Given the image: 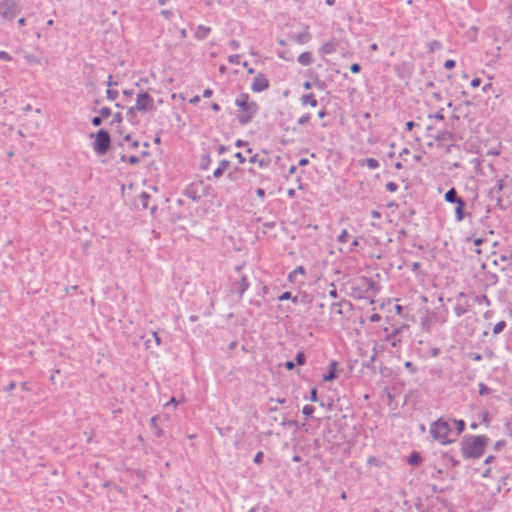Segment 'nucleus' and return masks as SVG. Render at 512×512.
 <instances>
[{
	"mask_svg": "<svg viewBox=\"0 0 512 512\" xmlns=\"http://www.w3.org/2000/svg\"><path fill=\"white\" fill-rule=\"evenodd\" d=\"M247 72H248L249 74H253V73H254V69H253V68H249V69L247 70Z\"/></svg>",
	"mask_w": 512,
	"mask_h": 512,
	"instance_id": "338daca9",
	"label": "nucleus"
},
{
	"mask_svg": "<svg viewBox=\"0 0 512 512\" xmlns=\"http://www.w3.org/2000/svg\"><path fill=\"white\" fill-rule=\"evenodd\" d=\"M380 319H381V317H380V315H379V314H377V313H373V314H372V315H370V317H369V320H370L371 322H374V323H375V322H379V321H380Z\"/></svg>",
	"mask_w": 512,
	"mask_h": 512,
	"instance_id": "72a5a7b5",
	"label": "nucleus"
},
{
	"mask_svg": "<svg viewBox=\"0 0 512 512\" xmlns=\"http://www.w3.org/2000/svg\"><path fill=\"white\" fill-rule=\"evenodd\" d=\"M311 39V34L309 32L301 33L296 36L297 42L304 44Z\"/></svg>",
	"mask_w": 512,
	"mask_h": 512,
	"instance_id": "dca6fc26",
	"label": "nucleus"
},
{
	"mask_svg": "<svg viewBox=\"0 0 512 512\" xmlns=\"http://www.w3.org/2000/svg\"><path fill=\"white\" fill-rule=\"evenodd\" d=\"M297 61H298L302 66H309V65L313 62V56H312V53H311V52H309V51L302 52V53L298 56Z\"/></svg>",
	"mask_w": 512,
	"mask_h": 512,
	"instance_id": "2eb2a0df",
	"label": "nucleus"
},
{
	"mask_svg": "<svg viewBox=\"0 0 512 512\" xmlns=\"http://www.w3.org/2000/svg\"><path fill=\"white\" fill-rule=\"evenodd\" d=\"M169 403L174 404V406H176V405H177V401H176V399H175V398H171V400H170V402H169Z\"/></svg>",
	"mask_w": 512,
	"mask_h": 512,
	"instance_id": "0e129e2a",
	"label": "nucleus"
},
{
	"mask_svg": "<svg viewBox=\"0 0 512 512\" xmlns=\"http://www.w3.org/2000/svg\"><path fill=\"white\" fill-rule=\"evenodd\" d=\"M211 109L214 110L215 112H218V111H220V106L217 103H213L211 105Z\"/></svg>",
	"mask_w": 512,
	"mask_h": 512,
	"instance_id": "de8ad7c7",
	"label": "nucleus"
},
{
	"mask_svg": "<svg viewBox=\"0 0 512 512\" xmlns=\"http://www.w3.org/2000/svg\"><path fill=\"white\" fill-rule=\"evenodd\" d=\"M106 94H107V98L110 100V101H114L117 96H118V91L115 90V89H107L106 91Z\"/></svg>",
	"mask_w": 512,
	"mask_h": 512,
	"instance_id": "412c9836",
	"label": "nucleus"
},
{
	"mask_svg": "<svg viewBox=\"0 0 512 512\" xmlns=\"http://www.w3.org/2000/svg\"><path fill=\"white\" fill-rule=\"evenodd\" d=\"M336 46L337 44L334 40L327 41L319 47V53L323 55L331 54L336 50Z\"/></svg>",
	"mask_w": 512,
	"mask_h": 512,
	"instance_id": "9b49d317",
	"label": "nucleus"
},
{
	"mask_svg": "<svg viewBox=\"0 0 512 512\" xmlns=\"http://www.w3.org/2000/svg\"><path fill=\"white\" fill-rule=\"evenodd\" d=\"M455 65H456V62H455V60H453V59H448V60H446V61H445V63H444V67H445L446 69H448V70L453 69V68L455 67Z\"/></svg>",
	"mask_w": 512,
	"mask_h": 512,
	"instance_id": "cd10ccee",
	"label": "nucleus"
},
{
	"mask_svg": "<svg viewBox=\"0 0 512 512\" xmlns=\"http://www.w3.org/2000/svg\"><path fill=\"white\" fill-rule=\"evenodd\" d=\"M326 4L331 6L335 3V0H325Z\"/></svg>",
	"mask_w": 512,
	"mask_h": 512,
	"instance_id": "680f3d73",
	"label": "nucleus"
},
{
	"mask_svg": "<svg viewBox=\"0 0 512 512\" xmlns=\"http://www.w3.org/2000/svg\"><path fill=\"white\" fill-rule=\"evenodd\" d=\"M290 296H291V293H290V292H285V293H283V294L279 297V299H280V300H286V299H289V298H290Z\"/></svg>",
	"mask_w": 512,
	"mask_h": 512,
	"instance_id": "a19ab883",
	"label": "nucleus"
},
{
	"mask_svg": "<svg viewBox=\"0 0 512 512\" xmlns=\"http://www.w3.org/2000/svg\"><path fill=\"white\" fill-rule=\"evenodd\" d=\"M18 23H19V25H25L26 21H25V19H24V18H20V19L18 20Z\"/></svg>",
	"mask_w": 512,
	"mask_h": 512,
	"instance_id": "052dcab7",
	"label": "nucleus"
},
{
	"mask_svg": "<svg viewBox=\"0 0 512 512\" xmlns=\"http://www.w3.org/2000/svg\"><path fill=\"white\" fill-rule=\"evenodd\" d=\"M304 88L306 90H309L311 88V83L309 81H306L304 84H303Z\"/></svg>",
	"mask_w": 512,
	"mask_h": 512,
	"instance_id": "603ef678",
	"label": "nucleus"
},
{
	"mask_svg": "<svg viewBox=\"0 0 512 512\" xmlns=\"http://www.w3.org/2000/svg\"><path fill=\"white\" fill-rule=\"evenodd\" d=\"M153 337H154V339H155L156 343L159 345V344H160V338L158 337L157 332H154V333H153Z\"/></svg>",
	"mask_w": 512,
	"mask_h": 512,
	"instance_id": "3c124183",
	"label": "nucleus"
},
{
	"mask_svg": "<svg viewBox=\"0 0 512 512\" xmlns=\"http://www.w3.org/2000/svg\"><path fill=\"white\" fill-rule=\"evenodd\" d=\"M110 136L107 131L99 130L94 139L93 149L98 155H104L110 147Z\"/></svg>",
	"mask_w": 512,
	"mask_h": 512,
	"instance_id": "0eeeda50",
	"label": "nucleus"
},
{
	"mask_svg": "<svg viewBox=\"0 0 512 512\" xmlns=\"http://www.w3.org/2000/svg\"><path fill=\"white\" fill-rule=\"evenodd\" d=\"M3 6L2 16L7 19L13 18L18 9L17 0H3Z\"/></svg>",
	"mask_w": 512,
	"mask_h": 512,
	"instance_id": "1a4fd4ad",
	"label": "nucleus"
},
{
	"mask_svg": "<svg viewBox=\"0 0 512 512\" xmlns=\"http://www.w3.org/2000/svg\"><path fill=\"white\" fill-rule=\"evenodd\" d=\"M199 101H200V97L196 95V96H194L193 98H191V99L189 100V103H191V104H197Z\"/></svg>",
	"mask_w": 512,
	"mask_h": 512,
	"instance_id": "79ce46f5",
	"label": "nucleus"
},
{
	"mask_svg": "<svg viewBox=\"0 0 512 512\" xmlns=\"http://www.w3.org/2000/svg\"><path fill=\"white\" fill-rule=\"evenodd\" d=\"M386 189L391 192V193H394L398 190V185L395 183V182H388L386 184Z\"/></svg>",
	"mask_w": 512,
	"mask_h": 512,
	"instance_id": "a878e982",
	"label": "nucleus"
},
{
	"mask_svg": "<svg viewBox=\"0 0 512 512\" xmlns=\"http://www.w3.org/2000/svg\"><path fill=\"white\" fill-rule=\"evenodd\" d=\"M310 119H311L310 114H305L298 119V124L304 125V124L308 123L310 121Z\"/></svg>",
	"mask_w": 512,
	"mask_h": 512,
	"instance_id": "bb28decb",
	"label": "nucleus"
},
{
	"mask_svg": "<svg viewBox=\"0 0 512 512\" xmlns=\"http://www.w3.org/2000/svg\"><path fill=\"white\" fill-rule=\"evenodd\" d=\"M444 199L448 203H455V218L457 221H462L465 218L464 208L465 202L464 200L457 195V191L455 188L449 189L445 195Z\"/></svg>",
	"mask_w": 512,
	"mask_h": 512,
	"instance_id": "423d86ee",
	"label": "nucleus"
},
{
	"mask_svg": "<svg viewBox=\"0 0 512 512\" xmlns=\"http://www.w3.org/2000/svg\"><path fill=\"white\" fill-rule=\"evenodd\" d=\"M348 238H349L348 231L346 229H343L337 239H338L339 243L344 244L347 242Z\"/></svg>",
	"mask_w": 512,
	"mask_h": 512,
	"instance_id": "a211bd4d",
	"label": "nucleus"
},
{
	"mask_svg": "<svg viewBox=\"0 0 512 512\" xmlns=\"http://www.w3.org/2000/svg\"><path fill=\"white\" fill-rule=\"evenodd\" d=\"M465 422L452 418H439L430 427L432 438L442 445L453 443L464 431Z\"/></svg>",
	"mask_w": 512,
	"mask_h": 512,
	"instance_id": "f257e3e1",
	"label": "nucleus"
},
{
	"mask_svg": "<svg viewBox=\"0 0 512 512\" xmlns=\"http://www.w3.org/2000/svg\"><path fill=\"white\" fill-rule=\"evenodd\" d=\"M285 367L288 369V370H292L294 368V363L292 361H287L285 363Z\"/></svg>",
	"mask_w": 512,
	"mask_h": 512,
	"instance_id": "a18cd8bd",
	"label": "nucleus"
},
{
	"mask_svg": "<svg viewBox=\"0 0 512 512\" xmlns=\"http://www.w3.org/2000/svg\"><path fill=\"white\" fill-rule=\"evenodd\" d=\"M331 290L329 291V296L332 297V298H337V290L334 286V284H331Z\"/></svg>",
	"mask_w": 512,
	"mask_h": 512,
	"instance_id": "c9c22d12",
	"label": "nucleus"
},
{
	"mask_svg": "<svg viewBox=\"0 0 512 512\" xmlns=\"http://www.w3.org/2000/svg\"><path fill=\"white\" fill-rule=\"evenodd\" d=\"M480 84H481L480 78H474L471 80V83H470L471 87H473V88L479 87Z\"/></svg>",
	"mask_w": 512,
	"mask_h": 512,
	"instance_id": "2f4dec72",
	"label": "nucleus"
},
{
	"mask_svg": "<svg viewBox=\"0 0 512 512\" xmlns=\"http://www.w3.org/2000/svg\"><path fill=\"white\" fill-rule=\"evenodd\" d=\"M121 160L123 162H129L131 164H136L139 162V158L137 156H129V157H125L124 155L121 157Z\"/></svg>",
	"mask_w": 512,
	"mask_h": 512,
	"instance_id": "393cba45",
	"label": "nucleus"
},
{
	"mask_svg": "<svg viewBox=\"0 0 512 512\" xmlns=\"http://www.w3.org/2000/svg\"><path fill=\"white\" fill-rule=\"evenodd\" d=\"M248 288V283L246 281V278H242V290H241V294Z\"/></svg>",
	"mask_w": 512,
	"mask_h": 512,
	"instance_id": "ea45409f",
	"label": "nucleus"
},
{
	"mask_svg": "<svg viewBox=\"0 0 512 512\" xmlns=\"http://www.w3.org/2000/svg\"><path fill=\"white\" fill-rule=\"evenodd\" d=\"M229 166H230V162L229 161L222 160L218 164V167L213 171V176L215 178H220L223 175V173L228 170Z\"/></svg>",
	"mask_w": 512,
	"mask_h": 512,
	"instance_id": "4468645a",
	"label": "nucleus"
},
{
	"mask_svg": "<svg viewBox=\"0 0 512 512\" xmlns=\"http://www.w3.org/2000/svg\"><path fill=\"white\" fill-rule=\"evenodd\" d=\"M235 105L237 107L236 116L241 124L251 122L258 112L257 103L253 101L247 93L240 94L235 99Z\"/></svg>",
	"mask_w": 512,
	"mask_h": 512,
	"instance_id": "7ed1b4c3",
	"label": "nucleus"
},
{
	"mask_svg": "<svg viewBox=\"0 0 512 512\" xmlns=\"http://www.w3.org/2000/svg\"><path fill=\"white\" fill-rule=\"evenodd\" d=\"M250 163L257 165L259 168H266L269 164V158L265 155L255 154L250 158Z\"/></svg>",
	"mask_w": 512,
	"mask_h": 512,
	"instance_id": "9d476101",
	"label": "nucleus"
},
{
	"mask_svg": "<svg viewBox=\"0 0 512 512\" xmlns=\"http://www.w3.org/2000/svg\"><path fill=\"white\" fill-rule=\"evenodd\" d=\"M304 274H305L304 267L298 266L289 274V280H293L297 275H304Z\"/></svg>",
	"mask_w": 512,
	"mask_h": 512,
	"instance_id": "f3484780",
	"label": "nucleus"
},
{
	"mask_svg": "<svg viewBox=\"0 0 512 512\" xmlns=\"http://www.w3.org/2000/svg\"><path fill=\"white\" fill-rule=\"evenodd\" d=\"M488 443V438L484 435H467L465 436L460 445L461 453L465 459H478L485 450Z\"/></svg>",
	"mask_w": 512,
	"mask_h": 512,
	"instance_id": "f03ea898",
	"label": "nucleus"
},
{
	"mask_svg": "<svg viewBox=\"0 0 512 512\" xmlns=\"http://www.w3.org/2000/svg\"><path fill=\"white\" fill-rule=\"evenodd\" d=\"M493 459V456H488L486 459H485V463H489L491 462Z\"/></svg>",
	"mask_w": 512,
	"mask_h": 512,
	"instance_id": "e2e57ef3",
	"label": "nucleus"
},
{
	"mask_svg": "<svg viewBox=\"0 0 512 512\" xmlns=\"http://www.w3.org/2000/svg\"><path fill=\"white\" fill-rule=\"evenodd\" d=\"M99 113L101 118L104 120L111 116V109L108 107H103L100 109Z\"/></svg>",
	"mask_w": 512,
	"mask_h": 512,
	"instance_id": "6ab92c4d",
	"label": "nucleus"
},
{
	"mask_svg": "<svg viewBox=\"0 0 512 512\" xmlns=\"http://www.w3.org/2000/svg\"><path fill=\"white\" fill-rule=\"evenodd\" d=\"M47 25H48V26H52V25H53V20H52V19L48 20V21H47Z\"/></svg>",
	"mask_w": 512,
	"mask_h": 512,
	"instance_id": "69168bd1",
	"label": "nucleus"
},
{
	"mask_svg": "<svg viewBox=\"0 0 512 512\" xmlns=\"http://www.w3.org/2000/svg\"><path fill=\"white\" fill-rule=\"evenodd\" d=\"M350 71L354 74L358 73L360 71V65L358 63H354L350 67Z\"/></svg>",
	"mask_w": 512,
	"mask_h": 512,
	"instance_id": "473e14b6",
	"label": "nucleus"
},
{
	"mask_svg": "<svg viewBox=\"0 0 512 512\" xmlns=\"http://www.w3.org/2000/svg\"><path fill=\"white\" fill-rule=\"evenodd\" d=\"M262 458H263V453L260 451L258 452L255 457H254V462L255 463H260L262 461Z\"/></svg>",
	"mask_w": 512,
	"mask_h": 512,
	"instance_id": "58836bf2",
	"label": "nucleus"
},
{
	"mask_svg": "<svg viewBox=\"0 0 512 512\" xmlns=\"http://www.w3.org/2000/svg\"><path fill=\"white\" fill-rule=\"evenodd\" d=\"M326 116V111L325 110H321L318 112V117L319 118H324Z\"/></svg>",
	"mask_w": 512,
	"mask_h": 512,
	"instance_id": "8fccbe9b",
	"label": "nucleus"
},
{
	"mask_svg": "<svg viewBox=\"0 0 512 512\" xmlns=\"http://www.w3.org/2000/svg\"><path fill=\"white\" fill-rule=\"evenodd\" d=\"M0 60H3V61H11L12 60V57L10 56L9 53H7L6 51H0Z\"/></svg>",
	"mask_w": 512,
	"mask_h": 512,
	"instance_id": "c85d7f7f",
	"label": "nucleus"
},
{
	"mask_svg": "<svg viewBox=\"0 0 512 512\" xmlns=\"http://www.w3.org/2000/svg\"><path fill=\"white\" fill-rule=\"evenodd\" d=\"M236 157L239 159L240 163L244 161V158L242 157L241 153H237Z\"/></svg>",
	"mask_w": 512,
	"mask_h": 512,
	"instance_id": "13d9d810",
	"label": "nucleus"
},
{
	"mask_svg": "<svg viewBox=\"0 0 512 512\" xmlns=\"http://www.w3.org/2000/svg\"><path fill=\"white\" fill-rule=\"evenodd\" d=\"M153 106L154 101L148 93H139L136 97L135 104L129 108L128 114L133 118L136 112H148L153 109Z\"/></svg>",
	"mask_w": 512,
	"mask_h": 512,
	"instance_id": "39448f33",
	"label": "nucleus"
},
{
	"mask_svg": "<svg viewBox=\"0 0 512 512\" xmlns=\"http://www.w3.org/2000/svg\"><path fill=\"white\" fill-rule=\"evenodd\" d=\"M102 120H103V119L101 118V116H99V117H94V118L92 119V124H93L94 126H99V125L102 123Z\"/></svg>",
	"mask_w": 512,
	"mask_h": 512,
	"instance_id": "4c0bfd02",
	"label": "nucleus"
},
{
	"mask_svg": "<svg viewBox=\"0 0 512 512\" xmlns=\"http://www.w3.org/2000/svg\"><path fill=\"white\" fill-rule=\"evenodd\" d=\"M212 95H213V90L210 88H207L203 91L204 98H210Z\"/></svg>",
	"mask_w": 512,
	"mask_h": 512,
	"instance_id": "e433bc0d",
	"label": "nucleus"
},
{
	"mask_svg": "<svg viewBox=\"0 0 512 512\" xmlns=\"http://www.w3.org/2000/svg\"><path fill=\"white\" fill-rule=\"evenodd\" d=\"M334 307H337V313L338 314H342V311H341V305L340 304H334Z\"/></svg>",
	"mask_w": 512,
	"mask_h": 512,
	"instance_id": "5fc2aeb1",
	"label": "nucleus"
},
{
	"mask_svg": "<svg viewBox=\"0 0 512 512\" xmlns=\"http://www.w3.org/2000/svg\"><path fill=\"white\" fill-rule=\"evenodd\" d=\"M212 194V187L205 181L192 182L186 189V195L194 201L201 200Z\"/></svg>",
	"mask_w": 512,
	"mask_h": 512,
	"instance_id": "20e7f679",
	"label": "nucleus"
},
{
	"mask_svg": "<svg viewBox=\"0 0 512 512\" xmlns=\"http://www.w3.org/2000/svg\"><path fill=\"white\" fill-rule=\"evenodd\" d=\"M395 310H396V313L398 315H401V313H402V306L397 304L396 307H395Z\"/></svg>",
	"mask_w": 512,
	"mask_h": 512,
	"instance_id": "09e8293b",
	"label": "nucleus"
},
{
	"mask_svg": "<svg viewBox=\"0 0 512 512\" xmlns=\"http://www.w3.org/2000/svg\"><path fill=\"white\" fill-rule=\"evenodd\" d=\"M310 400H311L312 402H316V401L318 400V396H317V390H316V388H313V389L311 390V393H310Z\"/></svg>",
	"mask_w": 512,
	"mask_h": 512,
	"instance_id": "7c9ffc66",
	"label": "nucleus"
},
{
	"mask_svg": "<svg viewBox=\"0 0 512 512\" xmlns=\"http://www.w3.org/2000/svg\"><path fill=\"white\" fill-rule=\"evenodd\" d=\"M269 87V81L264 74H257L251 84V89L254 92H261Z\"/></svg>",
	"mask_w": 512,
	"mask_h": 512,
	"instance_id": "6e6552de",
	"label": "nucleus"
},
{
	"mask_svg": "<svg viewBox=\"0 0 512 512\" xmlns=\"http://www.w3.org/2000/svg\"><path fill=\"white\" fill-rule=\"evenodd\" d=\"M315 409L313 406L311 405H305L303 408H302V413L305 415V416H311L313 413H314Z\"/></svg>",
	"mask_w": 512,
	"mask_h": 512,
	"instance_id": "5701e85b",
	"label": "nucleus"
},
{
	"mask_svg": "<svg viewBox=\"0 0 512 512\" xmlns=\"http://www.w3.org/2000/svg\"><path fill=\"white\" fill-rule=\"evenodd\" d=\"M337 366H338V363L336 361H331L330 362V364L328 366L329 372H328V374L323 376V380L324 381L329 382V381H333V380L336 379V377H337V374H336Z\"/></svg>",
	"mask_w": 512,
	"mask_h": 512,
	"instance_id": "f8f14e48",
	"label": "nucleus"
},
{
	"mask_svg": "<svg viewBox=\"0 0 512 512\" xmlns=\"http://www.w3.org/2000/svg\"><path fill=\"white\" fill-rule=\"evenodd\" d=\"M256 195L257 197H259L261 200H263L265 198V190L262 189V188H259L256 190Z\"/></svg>",
	"mask_w": 512,
	"mask_h": 512,
	"instance_id": "f704fd0d",
	"label": "nucleus"
},
{
	"mask_svg": "<svg viewBox=\"0 0 512 512\" xmlns=\"http://www.w3.org/2000/svg\"><path fill=\"white\" fill-rule=\"evenodd\" d=\"M506 324L504 321H500L498 323L495 324V326L493 327V333L494 334H498L500 332L503 331V329L505 328Z\"/></svg>",
	"mask_w": 512,
	"mask_h": 512,
	"instance_id": "aec40b11",
	"label": "nucleus"
},
{
	"mask_svg": "<svg viewBox=\"0 0 512 512\" xmlns=\"http://www.w3.org/2000/svg\"><path fill=\"white\" fill-rule=\"evenodd\" d=\"M372 217L379 218L380 217V213L378 211H373L372 212Z\"/></svg>",
	"mask_w": 512,
	"mask_h": 512,
	"instance_id": "4d7b16f0",
	"label": "nucleus"
},
{
	"mask_svg": "<svg viewBox=\"0 0 512 512\" xmlns=\"http://www.w3.org/2000/svg\"><path fill=\"white\" fill-rule=\"evenodd\" d=\"M413 125H414V123L412 121H409V122L406 123V126H407L408 130H411Z\"/></svg>",
	"mask_w": 512,
	"mask_h": 512,
	"instance_id": "864d4df0",
	"label": "nucleus"
},
{
	"mask_svg": "<svg viewBox=\"0 0 512 512\" xmlns=\"http://www.w3.org/2000/svg\"><path fill=\"white\" fill-rule=\"evenodd\" d=\"M288 195H289V196H293V195H294V190H292V189H291V190H289V191H288Z\"/></svg>",
	"mask_w": 512,
	"mask_h": 512,
	"instance_id": "774afa93",
	"label": "nucleus"
},
{
	"mask_svg": "<svg viewBox=\"0 0 512 512\" xmlns=\"http://www.w3.org/2000/svg\"><path fill=\"white\" fill-rule=\"evenodd\" d=\"M419 460V457L418 456H411V462L412 463H417Z\"/></svg>",
	"mask_w": 512,
	"mask_h": 512,
	"instance_id": "6e6d98bb",
	"label": "nucleus"
},
{
	"mask_svg": "<svg viewBox=\"0 0 512 512\" xmlns=\"http://www.w3.org/2000/svg\"><path fill=\"white\" fill-rule=\"evenodd\" d=\"M113 122H116V123H120V122H121V115H120L119 113H116V114L114 115V118H113V120H112V123H113Z\"/></svg>",
	"mask_w": 512,
	"mask_h": 512,
	"instance_id": "37998d69",
	"label": "nucleus"
},
{
	"mask_svg": "<svg viewBox=\"0 0 512 512\" xmlns=\"http://www.w3.org/2000/svg\"><path fill=\"white\" fill-rule=\"evenodd\" d=\"M483 240L481 238H475L473 239V244L477 247H479L482 244Z\"/></svg>",
	"mask_w": 512,
	"mask_h": 512,
	"instance_id": "c03bdc74",
	"label": "nucleus"
},
{
	"mask_svg": "<svg viewBox=\"0 0 512 512\" xmlns=\"http://www.w3.org/2000/svg\"><path fill=\"white\" fill-rule=\"evenodd\" d=\"M300 102L304 106L309 105L311 107H316L317 104H318L317 99H316V97H315V95L313 93H309V94L303 95L300 98Z\"/></svg>",
	"mask_w": 512,
	"mask_h": 512,
	"instance_id": "ddd939ff",
	"label": "nucleus"
},
{
	"mask_svg": "<svg viewBox=\"0 0 512 512\" xmlns=\"http://www.w3.org/2000/svg\"><path fill=\"white\" fill-rule=\"evenodd\" d=\"M306 361L305 354L302 351H299L296 355V363L298 365H304Z\"/></svg>",
	"mask_w": 512,
	"mask_h": 512,
	"instance_id": "4be33fe9",
	"label": "nucleus"
},
{
	"mask_svg": "<svg viewBox=\"0 0 512 512\" xmlns=\"http://www.w3.org/2000/svg\"><path fill=\"white\" fill-rule=\"evenodd\" d=\"M371 50L372 51H376L378 49V46L377 44L373 43L371 46H370Z\"/></svg>",
	"mask_w": 512,
	"mask_h": 512,
	"instance_id": "bf43d9fd",
	"label": "nucleus"
},
{
	"mask_svg": "<svg viewBox=\"0 0 512 512\" xmlns=\"http://www.w3.org/2000/svg\"><path fill=\"white\" fill-rule=\"evenodd\" d=\"M405 367H406V368H408V369H410L412 372H414V371H415V368L413 367L412 363H411V362H409V361H407V362L405 363Z\"/></svg>",
	"mask_w": 512,
	"mask_h": 512,
	"instance_id": "49530a36",
	"label": "nucleus"
},
{
	"mask_svg": "<svg viewBox=\"0 0 512 512\" xmlns=\"http://www.w3.org/2000/svg\"><path fill=\"white\" fill-rule=\"evenodd\" d=\"M488 393V388L485 384L483 383H480L479 384V394L482 396V395H485Z\"/></svg>",
	"mask_w": 512,
	"mask_h": 512,
	"instance_id": "c756f323",
	"label": "nucleus"
},
{
	"mask_svg": "<svg viewBox=\"0 0 512 512\" xmlns=\"http://www.w3.org/2000/svg\"><path fill=\"white\" fill-rule=\"evenodd\" d=\"M366 163L370 169H377L379 167V162L374 158L367 159Z\"/></svg>",
	"mask_w": 512,
	"mask_h": 512,
	"instance_id": "b1692460",
	"label": "nucleus"
}]
</instances>
